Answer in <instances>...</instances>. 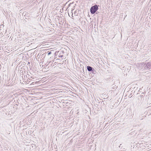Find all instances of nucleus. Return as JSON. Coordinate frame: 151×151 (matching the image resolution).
Returning <instances> with one entry per match:
<instances>
[{"label":"nucleus","mask_w":151,"mask_h":151,"mask_svg":"<svg viewBox=\"0 0 151 151\" xmlns=\"http://www.w3.org/2000/svg\"><path fill=\"white\" fill-rule=\"evenodd\" d=\"M98 9L97 5H95L91 7L90 9V12L92 14H93L98 10Z\"/></svg>","instance_id":"f257e3e1"},{"label":"nucleus","mask_w":151,"mask_h":151,"mask_svg":"<svg viewBox=\"0 0 151 151\" xmlns=\"http://www.w3.org/2000/svg\"><path fill=\"white\" fill-rule=\"evenodd\" d=\"M144 68L146 70H149L151 68V63L148 62L144 67Z\"/></svg>","instance_id":"f03ea898"},{"label":"nucleus","mask_w":151,"mask_h":151,"mask_svg":"<svg viewBox=\"0 0 151 151\" xmlns=\"http://www.w3.org/2000/svg\"><path fill=\"white\" fill-rule=\"evenodd\" d=\"M87 69L88 70L89 72H93V71L94 70V69L89 66H87Z\"/></svg>","instance_id":"7ed1b4c3"},{"label":"nucleus","mask_w":151,"mask_h":151,"mask_svg":"<svg viewBox=\"0 0 151 151\" xmlns=\"http://www.w3.org/2000/svg\"><path fill=\"white\" fill-rule=\"evenodd\" d=\"M112 86H113V87H112L113 89H114V90H112L111 91H114V90L117 88V86H114V85H113Z\"/></svg>","instance_id":"20e7f679"},{"label":"nucleus","mask_w":151,"mask_h":151,"mask_svg":"<svg viewBox=\"0 0 151 151\" xmlns=\"http://www.w3.org/2000/svg\"><path fill=\"white\" fill-rule=\"evenodd\" d=\"M51 51L50 52H49L48 53V55H50L51 54Z\"/></svg>","instance_id":"39448f33"},{"label":"nucleus","mask_w":151,"mask_h":151,"mask_svg":"<svg viewBox=\"0 0 151 151\" xmlns=\"http://www.w3.org/2000/svg\"><path fill=\"white\" fill-rule=\"evenodd\" d=\"M63 56V55H61L59 56V58H62Z\"/></svg>","instance_id":"423d86ee"},{"label":"nucleus","mask_w":151,"mask_h":151,"mask_svg":"<svg viewBox=\"0 0 151 151\" xmlns=\"http://www.w3.org/2000/svg\"><path fill=\"white\" fill-rule=\"evenodd\" d=\"M75 14H77L76 12H75Z\"/></svg>","instance_id":"0eeeda50"},{"label":"nucleus","mask_w":151,"mask_h":151,"mask_svg":"<svg viewBox=\"0 0 151 151\" xmlns=\"http://www.w3.org/2000/svg\"><path fill=\"white\" fill-rule=\"evenodd\" d=\"M120 147V145H119V147Z\"/></svg>","instance_id":"6e6552de"}]
</instances>
